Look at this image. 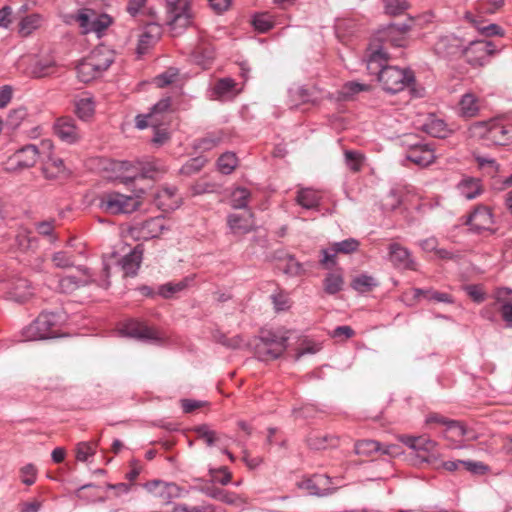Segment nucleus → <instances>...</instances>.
<instances>
[{
	"label": "nucleus",
	"instance_id": "bf43d9fd",
	"mask_svg": "<svg viewBox=\"0 0 512 512\" xmlns=\"http://www.w3.org/2000/svg\"><path fill=\"white\" fill-rule=\"evenodd\" d=\"M237 157L234 153L226 152L218 159L219 171L223 174H230L237 166Z\"/></svg>",
	"mask_w": 512,
	"mask_h": 512
},
{
	"label": "nucleus",
	"instance_id": "9b49d317",
	"mask_svg": "<svg viewBox=\"0 0 512 512\" xmlns=\"http://www.w3.org/2000/svg\"><path fill=\"white\" fill-rule=\"evenodd\" d=\"M410 30V25H396L390 24L382 30L378 31L377 40L388 51V47H404L406 43L405 34Z\"/></svg>",
	"mask_w": 512,
	"mask_h": 512
},
{
	"label": "nucleus",
	"instance_id": "c03bdc74",
	"mask_svg": "<svg viewBox=\"0 0 512 512\" xmlns=\"http://www.w3.org/2000/svg\"><path fill=\"white\" fill-rule=\"evenodd\" d=\"M370 86L356 81H349L342 85L338 91V98L344 101L351 100L362 91H369Z\"/></svg>",
	"mask_w": 512,
	"mask_h": 512
},
{
	"label": "nucleus",
	"instance_id": "b1692460",
	"mask_svg": "<svg viewBox=\"0 0 512 512\" xmlns=\"http://www.w3.org/2000/svg\"><path fill=\"white\" fill-rule=\"evenodd\" d=\"M142 258L143 248L141 245H137L132 251L122 257L119 261V265L125 277H134L137 274Z\"/></svg>",
	"mask_w": 512,
	"mask_h": 512
},
{
	"label": "nucleus",
	"instance_id": "423d86ee",
	"mask_svg": "<svg viewBox=\"0 0 512 512\" xmlns=\"http://www.w3.org/2000/svg\"><path fill=\"white\" fill-rule=\"evenodd\" d=\"M84 34L91 32L101 36L102 33L112 24V18L105 14H98L95 10L82 8L73 16Z\"/></svg>",
	"mask_w": 512,
	"mask_h": 512
},
{
	"label": "nucleus",
	"instance_id": "4c0bfd02",
	"mask_svg": "<svg viewBox=\"0 0 512 512\" xmlns=\"http://www.w3.org/2000/svg\"><path fill=\"white\" fill-rule=\"evenodd\" d=\"M227 222L233 233L245 234L253 230L252 214L248 216L231 214L228 216Z\"/></svg>",
	"mask_w": 512,
	"mask_h": 512
},
{
	"label": "nucleus",
	"instance_id": "f257e3e1",
	"mask_svg": "<svg viewBox=\"0 0 512 512\" xmlns=\"http://www.w3.org/2000/svg\"><path fill=\"white\" fill-rule=\"evenodd\" d=\"M288 332L283 329H262L255 344V353L262 361L279 358L287 349Z\"/></svg>",
	"mask_w": 512,
	"mask_h": 512
},
{
	"label": "nucleus",
	"instance_id": "5fc2aeb1",
	"mask_svg": "<svg viewBox=\"0 0 512 512\" xmlns=\"http://www.w3.org/2000/svg\"><path fill=\"white\" fill-rule=\"evenodd\" d=\"M345 164L352 172H359L364 162V155L358 151L346 150L344 152Z\"/></svg>",
	"mask_w": 512,
	"mask_h": 512
},
{
	"label": "nucleus",
	"instance_id": "603ef678",
	"mask_svg": "<svg viewBox=\"0 0 512 512\" xmlns=\"http://www.w3.org/2000/svg\"><path fill=\"white\" fill-rule=\"evenodd\" d=\"M221 141L222 133H209L196 141L195 148L202 151H208L217 147Z\"/></svg>",
	"mask_w": 512,
	"mask_h": 512
},
{
	"label": "nucleus",
	"instance_id": "e433bc0d",
	"mask_svg": "<svg viewBox=\"0 0 512 512\" xmlns=\"http://www.w3.org/2000/svg\"><path fill=\"white\" fill-rule=\"evenodd\" d=\"M47 179H57L66 174L64 162L61 158L49 156L42 168Z\"/></svg>",
	"mask_w": 512,
	"mask_h": 512
},
{
	"label": "nucleus",
	"instance_id": "dca6fc26",
	"mask_svg": "<svg viewBox=\"0 0 512 512\" xmlns=\"http://www.w3.org/2000/svg\"><path fill=\"white\" fill-rule=\"evenodd\" d=\"M59 65L53 57L46 56L33 58L29 62L25 72L32 78L50 77L57 73Z\"/></svg>",
	"mask_w": 512,
	"mask_h": 512
},
{
	"label": "nucleus",
	"instance_id": "a18cd8bd",
	"mask_svg": "<svg viewBox=\"0 0 512 512\" xmlns=\"http://www.w3.org/2000/svg\"><path fill=\"white\" fill-rule=\"evenodd\" d=\"M376 286H378L377 280L367 274H360L351 281V287L359 293L370 292Z\"/></svg>",
	"mask_w": 512,
	"mask_h": 512
},
{
	"label": "nucleus",
	"instance_id": "412c9836",
	"mask_svg": "<svg viewBox=\"0 0 512 512\" xmlns=\"http://www.w3.org/2000/svg\"><path fill=\"white\" fill-rule=\"evenodd\" d=\"M138 169L131 175L119 176L121 183L128 184L138 178L154 179L165 172V169L156 161L142 163L137 161Z\"/></svg>",
	"mask_w": 512,
	"mask_h": 512
},
{
	"label": "nucleus",
	"instance_id": "2f4dec72",
	"mask_svg": "<svg viewBox=\"0 0 512 512\" xmlns=\"http://www.w3.org/2000/svg\"><path fill=\"white\" fill-rule=\"evenodd\" d=\"M202 491L208 497L216 499L228 505L244 504V500L237 494L215 486H207L203 488Z\"/></svg>",
	"mask_w": 512,
	"mask_h": 512
},
{
	"label": "nucleus",
	"instance_id": "a19ab883",
	"mask_svg": "<svg viewBox=\"0 0 512 512\" xmlns=\"http://www.w3.org/2000/svg\"><path fill=\"white\" fill-rule=\"evenodd\" d=\"M192 431L202 440L206 446L213 447L220 441V435L208 424H200L193 427Z\"/></svg>",
	"mask_w": 512,
	"mask_h": 512
},
{
	"label": "nucleus",
	"instance_id": "69168bd1",
	"mask_svg": "<svg viewBox=\"0 0 512 512\" xmlns=\"http://www.w3.org/2000/svg\"><path fill=\"white\" fill-rule=\"evenodd\" d=\"M212 483H218L223 486L229 484L232 480V474L227 467L212 468L209 470Z\"/></svg>",
	"mask_w": 512,
	"mask_h": 512
},
{
	"label": "nucleus",
	"instance_id": "774afa93",
	"mask_svg": "<svg viewBox=\"0 0 512 512\" xmlns=\"http://www.w3.org/2000/svg\"><path fill=\"white\" fill-rule=\"evenodd\" d=\"M465 292L467 295L475 302V303H482L486 300V292L484 291L483 287L481 285L477 284H470L466 285L464 287Z\"/></svg>",
	"mask_w": 512,
	"mask_h": 512
},
{
	"label": "nucleus",
	"instance_id": "7ed1b4c3",
	"mask_svg": "<svg viewBox=\"0 0 512 512\" xmlns=\"http://www.w3.org/2000/svg\"><path fill=\"white\" fill-rule=\"evenodd\" d=\"M142 201L139 196L125 195L119 192H106L99 197V207L106 213L129 214L140 208Z\"/></svg>",
	"mask_w": 512,
	"mask_h": 512
},
{
	"label": "nucleus",
	"instance_id": "6ab92c4d",
	"mask_svg": "<svg viewBox=\"0 0 512 512\" xmlns=\"http://www.w3.org/2000/svg\"><path fill=\"white\" fill-rule=\"evenodd\" d=\"M492 297L499 304V311L506 327L512 328V289L498 287Z\"/></svg>",
	"mask_w": 512,
	"mask_h": 512
},
{
	"label": "nucleus",
	"instance_id": "393cba45",
	"mask_svg": "<svg viewBox=\"0 0 512 512\" xmlns=\"http://www.w3.org/2000/svg\"><path fill=\"white\" fill-rule=\"evenodd\" d=\"M462 41L454 35H445L438 38L434 44V51L441 57H450L462 53Z\"/></svg>",
	"mask_w": 512,
	"mask_h": 512
},
{
	"label": "nucleus",
	"instance_id": "5701e85b",
	"mask_svg": "<svg viewBox=\"0 0 512 512\" xmlns=\"http://www.w3.org/2000/svg\"><path fill=\"white\" fill-rule=\"evenodd\" d=\"M120 332L124 336L140 340H151L157 338L156 331L153 328L148 327L144 323L136 320H129L126 322L121 328Z\"/></svg>",
	"mask_w": 512,
	"mask_h": 512
},
{
	"label": "nucleus",
	"instance_id": "f8f14e48",
	"mask_svg": "<svg viewBox=\"0 0 512 512\" xmlns=\"http://www.w3.org/2000/svg\"><path fill=\"white\" fill-rule=\"evenodd\" d=\"M388 259L396 269L417 270V263L411 252L400 243L392 242L388 245Z\"/></svg>",
	"mask_w": 512,
	"mask_h": 512
},
{
	"label": "nucleus",
	"instance_id": "ddd939ff",
	"mask_svg": "<svg viewBox=\"0 0 512 512\" xmlns=\"http://www.w3.org/2000/svg\"><path fill=\"white\" fill-rule=\"evenodd\" d=\"M153 201L158 209L163 212H171L180 207L182 197L175 186H163L156 191Z\"/></svg>",
	"mask_w": 512,
	"mask_h": 512
},
{
	"label": "nucleus",
	"instance_id": "864d4df0",
	"mask_svg": "<svg viewBox=\"0 0 512 512\" xmlns=\"http://www.w3.org/2000/svg\"><path fill=\"white\" fill-rule=\"evenodd\" d=\"M152 485L155 487V493L163 502L169 503L172 495L178 491V487L175 484H168L162 481H154Z\"/></svg>",
	"mask_w": 512,
	"mask_h": 512
},
{
	"label": "nucleus",
	"instance_id": "0eeeda50",
	"mask_svg": "<svg viewBox=\"0 0 512 512\" xmlns=\"http://www.w3.org/2000/svg\"><path fill=\"white\" fill-rule=\"evenodd\" d=\"M496 53L495 45L486 40L471 41L466 47H462V54L472 67H483Z\"/></svg>",
	"mask_w": 512,
	"mask_h": 512
},
{
	"label": "nucleus",
	"instance_id": "f3484780",
	"mask_svg": "<svg viewBox=\"0 0 512 512\" xmlns=\"http://www.w3.org/2000/svg\"><path fill=\"white\" fill-rule=\"evenodd\" d=\"M92 282L93 278L89 270L85 267H79L76 274L64 276L59 280V289L62 293L69 294Z\"/></svg>",
	"mask_w": 512,
	"mask_h": 512
},
{
	"label": "nucleus",
	"instance_id": "de8ad7c7",
	"mask_svg": "<svg viewBox=\"0 0 512 512\" xmlns=\"http://www.w3.org/2000/svg\"><path fill=\"white\" fill-rule=\"evenodd\" d=\"M15 245L18 250L27 252L29 250H33L36 247L37 241L31 236L29 231L23 229L17 233L15 237Z\"/></svg>",
	"mask_w": 512,
	"mask_h": 512
},
{
	"label": "nucleus",
	"instance_id": "4be33fe9",
	"mask_svg": "<svg viewBox=\"0 0 512 512\" xmlns=\"http://www.w3.org/2000/svg\"><path fill=\"white\" fill-rule=\"evenodd\" d=\"M33 295L34 289L29 280L17 277L11 282L8 290L9 299L18 303H25L30 300Z\"/></svg>",
	"mask_w": 512,
	"mask_h": 512
},
{
	"label": "nucleus",
	"instance_id": "c85d7f7f",
	"mask_svg": "<svg viewBox=\"0 0 512 512\" xmlns=\"http://www.w3.org/2000/svg\"><path fill=\"white\" fill-rule=\"evenodd\" d=\"M74 113L83 121H89L95 114V101L93 96L85 94L74 100Z\"/></svg>",
	"mask_w": 512,
	"mask_h": 512
},
{
	"label": "nucleus",
	"instance_id": "ea45409f",
	"mask_svg": "<svg viewBox=\"0 0 512 512\" xmlns=\"http://www.w3.org/2000/svg\"><path fill=\"white\" fill-rule=\"evenodd\" d=\"M296 201L305 209H316L320 205L321 196L317 191L305 188L297 193Z\"/></svg>",
	"mask_w": 512,
	"mask_h": 512
},
{
	"label": "nucleus",
	"instance_id": "f03ea898",
	"mask_svg": "<svg viewBox=\"0 0 512 512\" xmlns=\"http://www.w3.org/2000/svg\"><path fill=\"white\" fill-rule=\"evenodd\" d=\"M378 81L383 90L396 94L415 82L414 72L409 69H401L397 66L386 65L378 73Z\"/></svg>",
	"mask_w": 512,
	"mask_h": 512
},
{
	"label": "nucleus",
	"instance_id": "2eb2a0df",
	"mask_svg": "<svg viewBox=\"0 0 512 512\" xmlns=\"http://www.w3.org/2000/svg\"><path fill=\"white\" fill-rule=\"evenodd\" d=\"M38 159V149L29 144L18 149L8 159L9 170H22L35 165Z\"/></svg>",
	"mask_w": 512,
	"mask_h": 512
},
{
	"label": "nucleus",
	"instance_id": "13d9d810",
	"mask_svg": "<svg viewBox=\"0 0 512 512\" xmlns=\"http://www.w3.org/2000/svg\"><path fill=\"white\" fill-rule=\"evenodd\" d=\"M252 24L258 32L266 33L274 27V20L268 13H259L254 16Z\"/></svg>",
	"mask_w": 512,
	"mask_h": 512
},
{
	"label": "nucleus",
	"instance_id": "473e14b6",
	"mask_svg": "<svg viewBox=\"0 0 512 512\" xmlns=\"http://www.w3.org/2000/svg\"><path fill=\"white\" fill-rule=\"evenodd\" d=\"M457 189L461 196L467 200H473L483 192L481 180L472 177L463 178L459 182Z\"/></svg>",
	"mask_w": 512,
	"mask_h": 512
},
{
	"label": "nucleus",
	"instance_id": "4d7b16f0",
	"mask_svg": "<svg viewBox=\"0 0 512 512\" xmlns=\"http://www.w3.org/2000/svg\"><path fill=\"white\" fill-rule=\"evenodd\" d=\"M381 450V444L375 440H361L355 444V453L358 455L370 456Z\"/></svg>",
	"mask_w": 512,
	"mask_h": 512
},
{
	"label": "nucleus",
	"instance_id": "4468645a",
	"mask_svg": "<svg viewBox=\"0 0 512 512\" xmlns=\"http://www.w3.org/2000/svg\"><path fill=\"white\" fill-rule=\"evenodd\" d=\"M53 129L55 135L68 144H75L82 138L81 131L76 125V121L69 116L58 118Z\"/></svg>",
	"mask_w": 512,
	"mask_h": 512
},
{
	"label": "nucleus",
	"instance_id": "79ce46f5",
	"mask_svg": "<svg viewBox=\"0 0 512 512\" xmlns=\"http://www.w3.org/2000/svg\"><path fill=\"white\" fill-rule=\"evenodd\" d=\"M413 292V299L418 301L421 297H424L431 301L436 302H442V303H452V297L448 293L444 292H438L433 289H420V288H414L412 290Z\"/></svg>",
	"mask_w": 512,
	"mask_h": 512
},
{
	"label": "nucleus",
	"instance_id": "72a5a7b5",
	"mask_svg": "<svg viewBox=\"0 0 512 512\" xmlns=\"http://www.w3.org/2000/svg\"><path fill=\"white\" fill-rule=\"evenodd\" d=\"M459 115L462 118L476 117L480 111L479 100L471 92L464 94L459 101Z\"/></svg>",
	"mask_w": 512,
	"mask_h": 512
},
{
	"label": "nucleus",
	"instance_id": "bb28decb",
	"mask_svg": "<svg viewBox=\"0 0 512 512\" xmlns=\"http://www.w3.org/2000/svg\"><path fill=\"white\" fill-rule=\"evenodd\" d=\"M487 138L496 145L512 143V125L496 122L490 125Z\"/></svg>",
	"mask_w": 512,
	"mask_h": 512
},
{
	"label": "nucleus",
	"instance_id": "aec40b11",
	"mask_svg": "<svg viewBox=\"0 0 512 512\" xmlns=\"http://www.w3.org/2000/svg\"><path fill=\"white\" fill-rule=\"evenodd\" d=\"M369 51L367 58V70L369 74L378 76L380 69L387 65V62L392 58V55L385 50V47L378 46L376 44H371Z\"/></svg>",
	"mask_w": 512,
	"mask_h": 512
},
{
	"label": "nucleus",
	"instance_id": "6e6552de",
	"mask_svg": "<svg viewBox=\"0 0 512 512\" xmlns=\"http://www.w3.org/2000/svg\"><path fill=\"white\" fill-rule=\"evenodd\" d=\"M172 100L170 96L160 99L152 106L150 112L147 114H138L135 117V127L139 130L148 127H155L161 123L163 115L170 111Z\"/></svg>",
	"mask_w": 512,
	"mask_h": 512
},
{
	"label": "nucleus",
	"instance_id": "a878e982",
	"mask_svg": "<svg viewBox=\"0 0 512 512\" xmlns=\"http://www.w3.org/2000/svg\"><path fill=\"white\" fill-rule=\"evenodd\" d=\"M87 56L101 74L114 62L113 51L104 45L97 46Z\"/></svg>",
	"mask_w": 512,
	"mask_h": 512
},
{
	"label": "nucleus",
	"instance_id": "cd10ccee",
	"mask_svg": "<svg viewBox=\"0 0 512 512\" xmlns=\"http://www.w3.org/2000/svg\"><path fill=\"white\" fill-rule=\"evenodd\" d=\"M406 159L420 167H427L434 163L436 155L434 149L427 143H424L412 151H408Z\"/></svg>",
	"mask_w": 512,
	"mask_h": 512
},
{
	"label": "nucleus",
	"instance_id": "338daca9",
	"mask_svg": "<svg viewBox=\"0 0 512 512\" xmlns=\"http://www.w3.org/2000/svg\"><path fill=\"white\" fill-rule=\"evenodd\" d=\"M333 246L336 248V252L338 253L350 254L358 250L360 243L355 238H348L334 243Z\"/></svg>",
	"mask_w": 512,
	"mask_h": 512
},
{
	"label": "nucleus",
	"instance_id": "9d476101",
	"mask_svg": "<svg viewBox=\"0 0 512 512\" xmlns=\"http://www.w3.org/2000/svg\"><path fill=\"white\" fill-rule=\"evenodd\" d=\"M465 224L470 227V230L475 233L483 231H490L494 233L492 225L494 224V217L491 209L485 205H477L475 209L468 215Z\"/></svg>",
	"mask_w": 512,
	"mask_h": 512
},
{
	"label": "nucleus",
	"instance_id": "052dcab7",
	"mask_svg": "<svg viewBox=\"0 0 512 512\" xmlns=\"http://www.w3.org/2000/svg\"><path fill=\"white\" fill-rule=\"evenodd\" d=\"M385 13L391 16L403 14L408 8L407 0H383Z\"/></svg>",
	"mask_w": 512,
	"mask_h": 512
},
{
	"label": "nucleus",
	"instance_id": "f704fd0d",
	"mask_svg": "<svg viewBox=\"0 0 512 512\" xmlns=\"http://www.w3.org/2000/svg\"><path fill=\"white\" fill-rule=\"evenodd\" d=\"M422 130L435 138H446L451 134L448 125L442 119L430 116L422 125Z\"/></svg>",
	"mask_w": 512,
	"mask_h": 512
},
{
	"label": "nucleus",
	"instance_id": "8fccbe9b",
	"mask_svg": "<svg viewBox=\"0 0 512 512\" xmlns=\"http://www.w3.org/2000/svg\"><path fill=\"white\" fill-rule=\"evenodd\" d=\"M236 86V82L229 77L219 79L214 85L212 92L217 99L230 94Z\"/></svg>",
	"mask_w": 512,
	"mask_h": 512
},
{
	"label": "nucleus",
	"instance_id": "680f3d73",
	"mask_svg": "<svg viewBox=\"0 0 512 512\" xmlns=\"http://www.w3.org/2000/svg\"><path fill=\"white\" fill-rule=\"evenodd\" d=\"M97 442H80L76 445V459L85 462L96 453Z\"/></svg>",
	"mask_w": 512,
	"mask_h": 512
},
{
	"label": "nucleus",
	"instance_id": "49530a36",
	"mask_svg": "<svg viewBox=\"0 0 512 512\" xmlns=\"http://www.w3.org/2000/svg\"><path fill=\"white\" fill-rule=\"evenodd\" d=\"M343 284L344 279L340 273H329L323 282L325 292L330 295L340 292Z\"/></svg>",
	"mask_w": 512,
	"mask_h": 512
},
{
	"label": "nucleus",
	"instance_id": "37998d69",
	"mask_svg": "<svg viewBox=\"0 0 512 512\" xmlns=\"http://www.w3.org/2000/svg\"><path fill=\"white\" fill-rule=\"evenodd\" d=\"M290 95L297 103H316L319 100V91L316 88L296 87L290 90Z\"/></svg>",
	"mask_w": 512,
	"mask_h": 512
},
{
	"label": "nucleus",
	"instance_id": "3c124183",
	"mask_svg": "<svg viewBox=\"0 0 512 512\" xmlns=\"http://www.w3.org/2000/svg\"><path fill=\"white\" fill-rule=\"evenodd\" d=\"M179 77V70L174 67L168 68L165 72L159 74L154 78V84L158 88H165L171 84H174Z\"/></svg>",
	"mask_w": 512,
	"mask_h": 512
},
{
	"label": "nucleus",
	"instance_id": "6e6d98bb",
	"mask_svg": "<svg viewBox=\"0 0 512 512\" xmlns=\"http://www.w3.org/2000/svg\"><path fill=\"white\" fill-rule=\"evenodd\" d=\"M28 113L27 110L23 107H19L17 109H13L7 116L5 125L11 129H17L21 123L27 118Z\"/></svg>",
	"mask_w": 512,
	"mask_h": 512
},
{
	"label": "nucleus",
	"instance_id": "09e8293b",
	"mask_svg": "<svg viewBox=\"0 0 512 512\" xmlns=\"http://www.w3.org/2000/svg\"><path fill=\"white\" fill-rule=\"evenodd\" d=\"M251 194L247 188L238 187L231 194V206L234 209H244L248 206Z\"/></svg>",
	"mask_w": 512,
	"mask_h": 512
},
{
	"label": "nucleus",
	"instance_id": "20e7f679",
	"mask_svg": "<svg viewBox=\"0 0 512 512\" xmlns=\"http://www.w3.org/2000/svg\"><path fill=\"white\" fill-rule=\"evenodd\" d=\"M192 23L191 0H167V24L174 35L182 33Z\"/></svg>",
	"mask_w": 512,
	"mask_h": 512
},
{
	"label": "nucleus",
	"instance_id": "39448f33",
	"mask_svg": "<svg viewBox=\"0 0 512 512\" xmlns=\"http://www.w3.org/2000/svg\"><path fill=\"white\" fill-rule=\"evenodd\" d=\"M58 316L53 312H42L31 324L23 330L26 341L48 339L55 335Z\"/></svg>",
	"mask_w": 512,
	"mask_h": 512
},
{
	"label": "nucleus",
	"instance_id": "a211bd4d",
	"mask_svg": "<svg viewBox=\"0 0 512 512\" xmlns=\"http://www.w3.org/2000/svg\"><path fill=\"white\" fill-rule=\"evenodd\" d=\"M442 435L445 439L460 443L463 439L468 441H475L478 439V434L466 426L464 422L450 419L445 426Z\"/></svg>",
	"mask_w": 512,
	"mask_h": 512
},
{
	"label": "nucleus",
	"instance_id": "c756f323",
	"mask_svg": "<svg viewBox=\"0 0 512 512\" xmlns=\"http://www.w3.org/2000/svg\"><path fill=\"white\" fill-rule=\"evenodd\" d=\"M45 22V17L40 13H31L23 17L18 24V33L21 37H28L40 29Z\"/></svg>",
	"mask_w": 512,
	"mask_h": 512
},
{
	"label": "nucleus",
	"instance_id": "7c9ffc66",
	"mask_svg": "<svg viewBox=\"0 0 512 512\" xmlns=\"http://www.w3.org/2000/svg\"><path fill=\"white\" fill-rule=\"evenodd\" d=\"M308 446L314 450H322L337 447L339 439L337 436L311 432L306 439Z\"/></svg>",
	"mask_w": 512,
	"mask_h": 512
},
{
	"label": "nucleus",
	"instance_id": "58836bf2",
	"mask_svg": "<svg viewBox=\"0 0 512 512\" xmlns=\"http://www.w3.org/2000/svg\"><path fill=\"white\" fill-rule=\"evenodd\" d=\"M212 338L216 343L224 346L227 349H241L246 345L242 335L228 337L224 332H222L219 329H216L212 332Z\"/></svg>",
	"mask_w": 512,
	"mask_h": 512
},
{
	"label": "nucleus",
	"instance_id": "0e129e2a",
	"mask_svg": "<svg viewBox=\"0 0 512 512\" xmlns=\"http://www.w3.org/2000/svg\"><path fill=\"white\" fill-rule=\"evenodd\" d=\"M296 485L299 489L306 490L310 495L314 496H326L331 493L329 489H319L313 478H303Z\"/></svg>",
	"mask_w": 512,
	"mask_h": 512
},
{
	"label": "nucleus",
	"instance_id": "1a4fd4ad",
	"mask_svg": "<svg viewBox=\"0 0 512 512\" xmlns=\"http://www.w3.org/2000/svg\"><path fill=\"white\" fill-rule=\"evenodd\" d=\"M164 229V219L162 217H154L133 225L129 229V233L137 241H147L159 237Z\"/></svg>",
	"mask_w": 512,
	"mask_h": 512
},
{
	"label": "nucleus",
	"instance_id": "c9c22d12",
	"mask_svg": "<svg viewBox=\"0 0 512 512\" xmlns=\"http://www.w3.org/2000/svg\"><path fill=\"white\" fill-rule=\"evenodd\" d=\"M76 73L77 78L83 83H89L102 75L88 56L78 63Z\"/></svg>",
	"mask_w": 512,
	"mask_h": 512
},
{
	"label": "nucleus",
	"instance_id": "e2e57ef3",
	"mask_svg": "<svg viewBox=\"0 0 512 512\" xmlns=\"http://www.w3.org/2000/svg\"><path fill=\"white\" fill-rule=\"evenodd\" d=\"M188 286L187 279L179 282H168L159 287V294L164 298H171L174 294L183 291Z\"/></svg>",
	"mask_w": 512,
	"mask_h": 512
}]
</instances>
